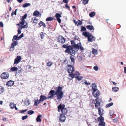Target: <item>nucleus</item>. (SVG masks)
<instances>
[{
  "label": "nucleus",
  "instance_id": "f257e3e1",
  "mask_svg": "<svg viewBox=\"0 0 126 126\" xmlns=\"http://www.w3.org/2000/svg\"><path fill=\"white\" fill-rule=\"evenodd\" d=\"M70 42L72 44L71 46L69 45L68 44H67L63 45L62 46V48H66L64 51L66 53H67L68 54H70V55L74 56L76 54V52L73 49L74 48L79 49L81 52L83 51L84 48L82 46L80 42H79L77 44L75 43V42L74 40H71Z\"/></svg>",
  "mask_w": 126,
  "mask_h": 126
},
{
  "label": "nucleus",
  "instance_id": "f03ea898",
  "mask_svg": "<svg viewBox=\"0 0 126 126\" xmlns=\"http://www.w3.org/2000/svg\"><path fill=\"white\" fill-rule=\"evenodd\" d=\"M62 88L60 86L56 87L55 88V92L54 90H51L48 93L49 96L47 99L52 98L55 95H56L57 99L58 100H60L63 98V93L62 92Z\"/></svg>",
  "mask_w": 126,
  "mask_h": 126
},
{
  "label": "nucleus",
  "instance_id": "7ed1b4c3",
  "mask_svg": "<svg viewBox=\"0 0 126 126\" xmlns=\"http://www.w3.org/2000/svg\"><path fill=\"white\" fill-rule=\"evenodd\" d=\"M65 105L62 104L61 103L58 106V111L60 112V110L62 113V114L64 115L66 114L68 112V110L67 109L65 108Z\"/></svg>",
  "mask_w": 126,
  "mask_h": 126
},
{
  "label": "nucleus",
  "instance_id": "20e7f679",
  "mask_svg": "<svg viewBox=\"0 0 126 126\" xmlns=\"http://www.w3.org/2000/svg\"><path fill=\"white\" fill-rule=\"evenodd\" d=\"M104 118L101 116L97 118V122H99L98 126H105V123L104 121Z\"/></svg>",
  "mask_w": 126,
  "mask_h": 126
},
{
  "label": "nucleus",
  "instance_id": "39448f33",
  "mask_svg": "<svg viewBox=\"0 0 126 126\" xmlns=\"http://www.w3.org/2000/svg\"><path fill=\"white\" fill-rule=\"evenodd\" d=\"M98 105V106L96 105V104L95 105V108L96 109H97L98 110V114L100 116H102L104 114V110L100 107V105H99V103H97Z\"/></svg>",
  "mask_w": 126,
  "mask_h": 126
},
{
  "label": "nucleus",
  "instance_id": "423d86ee",
  "mask_svg": "<svg viewBox=\"0 0 126 126\" xmlns=\"http://www.w3.org/2000/svg\"><path fill=\"white\" fill-rule=\"evenodd\" d=\"M67 71L68 73H73L74 71V68L73 65L69 64L66 67Z\"/></svg>",
  "mask_w": 126,
  "mask_h": 126
},
{
  "label": "nucleus",
  "instance_id": "0eeeda50",
  "mask_svg": "<svg viewBox=\"0 0 126 126\" xmlns=\"http://www.w3.org/2000/svg\"><path fill=\"white\" fill-rule=\"evenodd\" d=\"M27 16V14H25L23 16L22 18L20 19L21 21L19 23L17 24V25L19 26H20V25H24L25 22V19L26 18Z\"/></svg>",
  "mask_w": 126,
  "mask_h": 126
},
{
  "label": "nucleus",
  "instance_id": "6e6552de",
  "mask_svg": "<svg viewBox=\"0 0 126 126\" xmlns=\"http://www.w3.org/2000/svg\"><path fill=\"white\" fill-rule=\"evenodd\" d=\"M92 89L93 90V96L95 97H98L100 95L99 91L93 87Z\"/></svg>",
  "mask_w": 126,
  "mask_h": 126
},
{
  "label": "nucleus",
  "instance_id": "1a4fd4ad",
  "mask_svg": "<svg viewBox=\"0 0 126 126\" xmlns=\"http://www.w3.org/2000/svg\"><path fill=\"white\" fill-rule=\"evenodd\" d=\"M9 75L7 72L3 73L0 76L2 79H7L9 77Z\"/></svg>",
  "mask_w": 126,
  "mask_h": 126
},
{
  "label": "nucleus",
  "instance_id": "9d476101",
  "mask_svg": "<svg viewBox=\"0 0 126 126\" xmlns=\"http://www.w3.org/2000/svg\"><path fill=\"white\" fill-rule=\"evenodd\" d=\"M57 40L58 42L61 44L64 43L65 41V38L61 36H58Z\"/></svg>",
  "mask_w": 126,
  "mask_h": 126
},
{
  "label": "nucleus",
  "instance_id": "9b49d317",
  "mask_svg": "<svg viewBox=\"0 0 126 126\" xmlns=\"http://www.w3.org/2000/svg\"><path fill=\"white\" fill-rule=\"evenodd\" d=\"M38 20L39 19H37L36 17H33L32 19L31 22L33 25H36L37 24Z\"/></svg>",
  "mask_w": 126,
  "mask_h": 126
},
{
  "label": "nucleus",
  "instance_id": "f8f14e48",
  "mask_svg": "<svg viewBox=\"0 0 126 126\" xmlns=\"http://www.w3.org/2000/svg\"><path fill=\"white\" fill-rule=\"evenodd\" d=\"M66 119L65 115L62 114H60L59 118V121L61 122H63L65 121Z\"/></svg>",
  "mask_w": 126,
  "mask_h": 126
},
{
  "label": "nucleus",
  "instance_id": "ddd939ff",
  "mask_svg": "<svg viewBox=\"0 0 126 126\" xmlns=\"http://www.w3.org/2000/svg\"><path fill=\"white\" fill-rule=\"evenodd\" d=\"M21 57L20 56H17L15 59L14 64L18 63L21 61Z\"/></svg>",
  "mask_w": 126,
  "mask_h": 126
},
{
  "label": "nucleus",
  "instance_id": "4468645a",
  "mask_svg": "<svg viewBox=\"0 0 126 126\" xmlns=\"http://www.w3.org/2000/svg\"><path fill=\"white\" fill-rule=\"evenodd\" d=\"M14 82L13 81L10 80L7 81L6 84L7 87H11L14 84Z\"/></svg>",
  "mask_w": 126,
  "mask_h": 126
},
{
  "label": "nucleus",
  "instance_id": "2eb2a0df",
  "mask_svg": "<svg viewBox=\"0 0 126 126\" xmlns=\"http://www.w3.org/2000/svg\"><path fill=\"white\" fill-rule=\"evenodd\" d=\"M55 17L59 23H60L61 22V20L60 18V17H62L61 15L59 13H56L55 15Z\"/></svg>",
  "mask_w": 126,
  "mask_h": 126
},
{
  "label": "nucleus",
  "instance_id": "dca6fc26",
  "mask_svg": "<svg viewBox=\"0 0 126 126\" xmlns=\"http://www.w3.org/2000/svg\"><path fill=\"white\" fill-rule=\"evenodd\" d=\"M34 16L37 17H41V14H40L39 12L37 10H36L34 12L33 14Z\"/></svg>",
  "mask_w": 126,
  "mask_h": 126
},
{
  "label": "nucleus",
  "instance_id": "f3484780",
  "mask_svg": "<svg viewBox=\"0 0 126 126\" xmlns=\"http://www.w3.org/2000/svg\"><path fill=\"white\" fill-rule=\"evenodd\" d=\"M99 99L98 98H97L95 100L94 99L92 101V103L93 104H95H95H96V105L97 106H98V105L97 103H99V105H100V102L98 101H99Z\"/></svg>",
  "mask_w": 126,
  "mask_h": 126
},
{
  "label": "nucleus",
  "instance_id": "a211bd4d",
  "mask_svg": "<svg viewBox=\"0 0 126 126\" xmlns=\"http://www.w3.org/2000/svg\"><path fill=\"white\" fill-rule=\"evenodd\" d=\"M88 38V40L89 42H92L93 41L95 40V39H94V37L93 36H92L91 34Z\"/></svg>",
  "mask_w": 126,
  "mask_h": 126
},
{
  "label": "nucleus",
  "instance_id": "6ab92c4d",
  "mask_svg": "<svg viewBox=\"0 0 126 126\" xmlns=\"http://www.w3.org/2000/svg\"><path fill=\"white\" fill-rule=\"evenodd\" d=\"M47 99V97L46 96L42 95L40 96V100L41 102H43L44 100H46Z\"/></svg>",
  "mask_w": 126,
  "mask_h": 126
},
{
  "label": "nucleus",
  "instance_id": "aec40b11",
  "mask_svg": "<svg viewBox=\"0 0 126 126\" xmlns=\"http://www.w3.org/2000/svg\"><path fill=\"white\" fill-rule=\"evenodd\" d=\"M91 34L89 32H85L82 33V35L88 38L90 36Z\"/></svg>",
  "mask_w": 126,
  "mask_h": 126
},
{
  "label": "nucleus",
  "instance_id": "412c9836",
  "mask_svg": "<svg viewBox=\"0 0 126 126\" xmlns=\"http://www.w3.org/2000/svg\"><path fill=\"white\" fill-rule=\"evenodd\" d=\"M18 44V42L17 41H14L11 44L10 48H13L14 47L16 46Z\"/></svg>",
  "mask_w": 126,
  "mask_h": 126
},
{
  "label": "nucleus",
  "instance_id": "4be33fe9",
  "mask_svg": "<svg viewBox=\"0 0 126 126\" xmlns=\"http://www.w3.org/2000/svg\"><path fill=\"white\" fill-rule=\"evenodd\" d=\"M86 27L87 29L90 30H94V27L92 25H88L86 26Z\"/></svg>",
  "mask_w": 126,
  "mask_h": 126
},
{
  "label": "nucleus",
  "instance_id": "5701e85b",
  "mask_svg": "<svg viewBox=\"0 0 126 126\" xmlns=\"http://www.w3.org/2000/svg\"><path fill=\"white\" fill-rule=\"evenodd\" d=\"M69 74L68 76L69 77H70V78H69V79H72L74 77H75V74H73V73H70Z\"/></svg>",
  "mask_w": 126,
  "mask_h": 126
},
{
  "label": "nucleus",
  "instance_id": "b1692460",
  "mask_svg": "<svg viewBox=\"0 0 126 126\" xmlns=\"http://www.w3.org/2000/svg\"><path fill=\"white\" fill-rule=\"evenodd\" d=\"M38 25L40 27L43 26L44 27V28H45L46 27V25L42 21H40V22L38 23Z\"/></svg>",
  "mask_w": 126,
  "mask_h": 126
},
{
  "label": "nucleus",
  "instance_id": "393cba45",
  "mask_svg": "<svg viewBox=\"0 0 126 126\" xmlns=\"http://www.w3.org/2000/svg\"><path fill=\"white\" fill-rule=\"evenodd\" d=\"M42 116L41 115H39L36 118V120L37 122H41V120L40 119V117Z\"/></svg>",
  "mask_w": 126,
  "mask_h": 126
},
{
  "label": "nucleus",
  "instance_id": "a878e982",
  "mask_svg": "<svg viewBox=\"0 0 126 126\" xmlns=\"http://www.w3.org/2000/svg\"><path fill=\"white\" fill-rule=\"evenodd\" d=\"M92 53L94 55H96L98 52L97 50L94 48H93L92 51Z\"/></svg>",
  "mask_w": 126,
  "mask_h": 126
},
{
  "label": "nucleus",
  "instance_id": "bb28decb",
  "mask_svg": "<svg viewBox=\"0 0 126 126\" xmlns=\"http://www.w3.org/2000/svg\"><path fill=\"white\" fill-rule=\"evenodd\" d=\"M71 55V56L70 57V59L71 62L73 63H72V64H74L75 63V59L74 58L73 56H72V55Z\"/></svg>",
  "mask_w": 126,
  "mask_h": 126
},
{
  "label": "nucleus",
  "instance_id": "cd10ccee",
  "mask_svg": "<svg viewBox=\"0 0 126 126\" xmlns=\"http://www.w3.org/2000/svg\"><path fill=\"white\" fill-rule=\"evenodd\" d=\"M30 102L28 100H25L24 102V103L25 105L28 106L29 105Z\"/></svg>",
  "mask_w": 126,
  "mask_h": 126
},
{
  "label": "nucleus",
  "instance_id": "c85d7f7f",
  "mask_svg": "<svg viewBox=\"0 0 126 126\" xmlns=\"http://www.w3.org/2000/svg\"><path fill=\"white\" fill-rule=\"evenodd\" d=\"M113 104V103L110 102L109 104H107L105 106V107L106 108H109L112 106Z\"/></svg>",
  "mask_w": 126,
  "mask_h": 126
},
{
  "label": "nucleus",
  "instance_id": "c756f323",
  "mask_svg": "<svg viewBox=\"0 0 126 126\" xmlns=\"http://www.w3.org/2000/svg\"><path fill=\"white\" fill-rule=\"evenodd\" d=\"M40 102L41 101L40 100H37L35 101L34 105L36 106H37Z\"/></svg>",
  "mask_w": 126,
  "mask_h": 126
},
{
  "label": "nucleus",
  "instance_id": "7c9ffc66",
  "mask_svg": "<svg viewBox=\"0 0 126 126\" xmlns=\"http://www.w3.org/2000/svg\"><path fill=\"white\" fill-rule=\"evenodd\" d=\"M9 106L10 108H11L13 109L16 106V104H15L14 103L12 102L10 104Z\"/></svg>",
  "mask_w": 126,
  "mask_h": 126
},
{
  "label": "nucleus",
  "instance_id": "2f4dec72",
  "mask_svg": "<svg viewBox=\"0 0 126 126\" xmlns=\"http://www.w3.org/2000/svg\"><path fill=\"white\" fill-rule=\"evenodd\" d=\"M18 69V68L15 67H13L11 68L10 70L12 72L17 71Z\"/></svg>",
  "mask_w": 126,
  "mask_h": 126
},
{
  "label": "nucleus",
  "instance_id": "473e14b6",
  "mask_svg": "<svg viewBox=\"0 0 126 126\" xmlns=\"http://www.w3.org/2000/svg\"><path fill=\"white\" fill-rule=\"evenodd\" d=\"M31 5V4L30 3H26L23 4V8L27 7Z\"/></svg>",
  "mask_w": 126,
  "mask_h": 126
},
{
  "label": "nucleus",
  "instance_id": "72a5a7b5",
  "mask_svg": "<svg viewBox=\"0 0 126 126\" xmlns=\"http://www.w3.org/2000/svg\"><path fill=\"white\" fill-rule=\"evenodd\" d=\"M19 39L18 38V37L17 35H15L13 36V39H12V41H13L15 40H19Z\"/></svg>",
  "mask_w": 126,
  "mask_h": 126
},
{
  "label": "nucleus",
  "instance_id": "f704fd0d",
  "mask_svg": "<svg viewBox=\"0 0 126 126\" xmlns=\"http://www.w3.org/2000/svg\"><path fill=\"white\" fill-rule=\"evenodd\" d=\"M95 15V12H92L90 13L89 15L91 17H93Z\"/></svg>",
  "mask_w": 126,
  "mask_h": 126
},
{
  "label": "nucleus",
  "instance_id": "c9c22d12",
  "mask_svg": "<svg viewBox=\"0 0 126 126\" xmlns=\"http://www.w3.org/2000/svg\"><path fill=\"white\" fill-rule=\"evenodd\" d=\"M53 17H50L47 18L46 19V21H51L53 20Z\"/></svg>",
  "mask_w": 126,
  "mask_h": 126
},
{
  "label": "nucleus",
  "instance_id": "e433bc0d",
  "mask_svg": "<svg viewBox=\"0 0 126 126\" xmlns=\"http://www.w3.org/2000/svg\"><path fill=\"white\" fill-rule=\"evenodd\" d=\"M112 89L114 92H117L119 90V88L116 87L112 88Z\"/></svg>",
  "mask_w": 126,
  "mask_h": 126
},
{
  "label": "nucleus",
  "instance_id": "4c0bfd02",
  "mask_svg": "<svg viewBox=\"0 0 126 126\" xmlns=\"http://www.w3.org/2000/svg\"><path fill=\"white\" fill-rule=\"evenodd\" d=\"M75 78L79 81L81 80L82 79V77L81 76H78L75 77Z\"/></svg>",
  "mask_w": 126,
  "mask_h": 126
},
{
  "label": "nucleus",
  "instance_id": "58836bf2",
  "mask_svg": "<svg viewBox=\"0 0 126 126\" xmlns=\"http://www.w3.org/2000/svg\"><path fill=\"white\" fill-rule=\"evenodd\" d=\"M53 64V63L50 61H48L47 63V65L49 67L50 66Z\"/></svg>",
  "mask_w": 126,
  "mask_h": 126
},
{
  "label": "nucleus",
  "instance_id": "ea45409f",
  "mask_svg": "<svg viewBox=\"0 0 126 126\" xmlns=\"http://www.w3.org/2000/svg\"><path fill=\"white\" fill-rule=\"evenodd\" d=\"M28 27V23H27L26 24L24 25L23 26H22L20 27V29H22V28H26Z\"/></svg>",
  "mask_w": 126,
  "mask_h": 126
},
{
  "label": "nucleus",
  "instance_id": "a19ab883",
  "mask_svg": "<svg viewBox=\"0 0 126 126\" xmlns=\"http://www.w3.org/2000/svg\"><path fill=\"white\" fill-rule=\"evenodd\" d=\"M82 24V22L81 21L79 20H78V24H77V26L81 25Z\"/></svg>",
  "mask_w": 126,
  "mask_h": 126
},
{
  "label": "nucleus",
  "instance_id": "79ce46f5",
  "mask_svg": "<svg viewBox=\"0 0 126 126\" xmlns=\"http://www.w3.org/2000/svg\"><path fill=\"white\" fill-rule=\"evenodd\" d=\"M89 1V0H83L82 3L84 5L88 3Z\"/></svg>",
  "mask_w": 126,
  "mask_h": 126
},
{
  "label": "nucleus",
  "instance_id": "37998d69",
  "mask_svg": "<svg viewBox=\"0 0 126 126\" xmlns=\"http://www.w3.org/2000/svg\"><path fill=\"white\" fill-rule=\"evenodd\" d=\"M86 29L84 27L81 26V31H85L86 30Z\"/></svg>",
  "mask_w": 126,
  "mask_h": 126
},
{
  "label": "nucleus",
  "instance_id": "c03bdc74",
  "mask_svg": "<svg viewBox=\"0 0 126 126\" xmlns=\"http://www.w3.org/2000/svg\"><path fill=\"white\" fill-rule=\"evenodd\" d=\"M34 112L32 110H29L28 111V113L30 115H32L33 114Z\"/></svg>",
  "mask_w": 126,
  "mask_h": 126
},
{
  "label": "nucleus",
  "instance_id": "a18cd8bd",
  "mask_svg": "<svg viewBox=\"0 0 126 126\" xmlns=\"http://www.w3.org/2000/svg\"><path fill=\"white\" fill-rule=\"evenodd\" d=\"M40 36L41 39H42L44 37V35L42 32H41L40 34Z\"/></svg>",
  "mask_w": 126,
  "mask_h": 126
},
{
  "label": "nucleus",
  "instance_id": "49530a36",
  "mask_svg": "<svg viewBox=\"0 0 126 126\" xmlns=\"http://www.w3.org/2000/svg\"><path fill=\"white\" fill-rule=\"evenodd\" d=\"M65 6L66 9H68L69 10H70V7L68 5L67 3L65 5Z\"/></svg>",
  "mask_w": 126,
  "mask_h": 126
},
{
  "label": "nucleus",
  "instance_id": "de8ad7c7",
  "mask_svg": "<svg viewBox=\"0 0 126 126\" xmlns=\"http://www.w3.org/2000/svg\"><path fill=\"white\" fill-rule=\"evenodd\" d=\"M93 69L95 71H97L98 70V67L97 66H95L93 67Z\"/></svg>",
  "mask_w": 126,
  "mask_h": 126
},
{
  "label": "nucleus",
  "instance_id": "09e8293b",
  "mask_svg": "<svg viewBox=\"0 0 126 126\" xmlns=\"http://www.w3.org/2000/svg\"><path fill=\"white\" fill-rule=\"evenodd\" d=\"M28 116L27 115L24 116L22 118V120H24L26 119L28 117Z\"/></svg>",
  "mask_w": 126,
  "mask_h": 126
},
{
  "label": "nucleus",
  "instance_id": "8fccbe9b",
  "mask_svg": "<svg viewBox=\"0 0 126 126\" xmlns=\"http://www.w3.org/2000/svg\"><path fill=\"white\" fill-rule=\"evenodd\" d=\"M21 29H20V27L19 28L18 30V34H19L21 33Z\"/></svg>",
  "mask_w": 126,
  "mask_h": 126
},
{
  "label": "nucleus",
  "instance_id": "3c124183",
  "mask_svg": "<svg viewBox=\"0 0 126 126\" xmlns=\"http://www.w3.org/2000/svg\"><path fill=\"white\" fill-rule=\"evenodd\" d=\"M27 110H28L27 109H26V110H21L20 111H19V112L20 113H23L24 112H26Z\"/></svg>",
  "mask_w": 126,
  "mask_h": 126
},
{
  "label": "nucleus",
  "instance_id": "603ef678",
  "mask_svg": "<svg viewBox=\"0 0 126 126\" xmlns=\"http://www.w3.org/2000/svg\"><path fill=\"white\" fill-rule=\"evenodd\" d=\"M74 74H75V76L77 75H80V73L78 71L76 72Z\"/></svg>",
  "mask_w": 126,
  "mask_h": 126
},
{
  "label": "nucleus",
  "instance_id": "864d4df0",
  "mask_svg": "<svg viewBox=\"0 0 126 126\" xmlns=\"http://www.w3.org/2000/svg\"><path fill=\"white\" fill-rule=\"evenodd\" d=\"M23 36V33L21 34L19 37L18 38L19 39H20Z\"/></svg>",
  "mask_w": 126,
  "mask_h": 126
},
{
  "label": "nucleus",
  "instance_id": "5fc2aeb1",
  "mask_svg": "<svg viewBox=\"0 0 126 126\" xmlns=\"http://www.w3.org/2000/svg\"><path fill=\"white\" fill-rule=\"evenodd\" d=\"M117 120L116 118L113 119V121L114 123H116L117 122Z\"/></svg>",
  "mask_w": 126,
  "mask_h": 126
},
{
  "label": "nucleus",
  "instance_id": "6e6d98bb",
  "mask_svg": "<svg viewBox=\"0 0 126 126\" xmlns=\"http://www.w3.org/2000/svg\"><path fill=\"white\" fill-rule=\"evenodd\" d=\"M4 89L3 88H1L0 89V91H1L0 93H3V92L4 91Z\"/></svg>",
  "mask_w": 126,
  "mask_h": 126
},
{
  "label": "nucleus",
  "instance_id": "4d7b16f0",
  "mask_svg": "<svg viewBox=\"0 0 126 126\" xmlns=\"http://www.w3.org/2000/svg\"><path fill=\"white\" fill-rule=\"evenodd\" d=\"M63 2L66 4L68 2V0H63Z\"/></svg>",
  "mask_w": 126,
  "mask_h": 126
},
{
  "label": "nucleus",
  "instance_id": "13d9d810",
  "mask_svg": "<svg viewBox=\"0 0 126 126\" xmlns=\"http://www.w3.org/2000/svg\"><path fill=\"white\" fill-rule=\"evenodd\" d=\"M84 83L87 85H90V83H88L86 81H85Z\"/></svg>",
  "mask_w": 126,
  "mask_h": 126
},
{
  "label": "nucleus",
  "instance_id": "bf43d9fd",
  "mask_svg": "<svg viewBox=\"0 0 126 126\" xmlns=\"http://www.w3.org/2000/svg\"><path fill=\"white\" fill-rule=\"evenodd\" d=\"M17 0L19 3H20L23 1V0Z\"/></svg>",
  "mask_w": 126,
  "mask_h": 126
},
{
  "label": "nucleus",
  "instance_id": "052dcab7",
  "mask_svg": "<svg viewBox=\"0 0 126 126\" xmlns=\"http://www.w3.org/2000/svg\"><path fill=\"white\" fill-rule=\"evenodd\" d=\"M73 21L75 25H77V24H78V21H76L75 20H74Z\"/></svg>",
  "mask_w": 126,
  "mask_h": 126
},
{
  "label": "nucleus",
  "instance_id": "680f3d73",
  "mask_svg": "<svg viewBox=\"0 0 126 126\" xmlns=\"http://www.w3.org/2000/svg\"><path fill=\"white\" fill-rule=\"evenodd\" d=\"M2 120L3 121H6L7 120L6 118H4V117H3L2 118Z\"/></svg>",
  "mask_w": 126,
  "mask_h": 126
},
{
  "label": "nucleus",
  "instance_id": "e2e57ef3",
  "mask_svg": "<svg viewBox=\"0 0 126 126\" xmlns=\"http://www.w3.org/2000/svg\"><path fill=\"white\" fill-rule=\"evenodd\" d=\"M3 27V25L2 22H0V27Z\"/></svg>",
  "mask_w": 126,
  "mask_h": 126
},
{
  "label": "nucleus",
  "instance_id": "0e129e2a",
  "mask_svg": "<svg viewBox=\"0 0 126 126\" xmlns=\"http://www.w3.org/2000/svg\"><path fill=\"white\" fill-rule=\"evenodd\" d=\"M110 115L111 116L113 115V113L112 111H110Z\"/></svg>",
  "mask_w": 126,
  "mask_h": 126
},
{
  "label": "nucleus",
  "instance_id": "69168bd1",
  "mask_svg": "<svg viewBox=\"0 0 126 126\" xmlns=\"http://www.w3.org/2000/svg\"><path fill=\"white\" fill-rule=\"evenodd\" d=\"M124 71L125 73L126 74V67H124Z\"/></svg>",
  "mask_w": 126,
  "mask_h": 126
},
{
  "label": "nucleus",
  "instance_id": "338daca9",
  "mask_svg": "<svg viewBox=\"0 0 126 126\" xmlns=\"http://www.w3.org/2000/svg\"><path fill=\"white\" fill-rule=\"evenodd\" d=\"M16 10H17V9H16L15 11V12L14 13V14L15 15H16Z\"/></svg>",
  "mask_w": 126,
  "mask_h": 126
},
{
  "label": "nucleus",
  "instance_id": "774afa93",
  "mask_svg": "<svg viewBox=\"0 0 126 126\" xmlns=\"http://www.w3.org/2000/svg\"><path fill=\"white\" fill-rule=\"evenodd\" d=\"M112 83H113V84L114 85H116V83H115L113 81H112Z\"/></svg>",
  "mask_w": 126,
  "mask_h": 126
}]
</instances>
